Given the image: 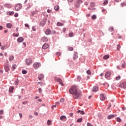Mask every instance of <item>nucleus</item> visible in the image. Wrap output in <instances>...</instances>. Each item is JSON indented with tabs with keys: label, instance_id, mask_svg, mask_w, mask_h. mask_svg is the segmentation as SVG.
Masks as SVG:
<instances>
[{
	"label": "nucleus",
	"instance_id": "nucleus-1",
	"mask_svg": "<svg viewBox=\"0 0 126 126\" xmlns=\"http://www.w3.org/2000/svg\"><path fill=\"white\" fill-rule=\"evenodd\" d=\"M69 92L73 94V97L74 99H79L82 96V93L80 92L78 87L76 86H72L69 89Z\"/></svg>",
	"mask_w": 126,
	"mask_h": 126
},
{
	"label": "nucleus",
	"instance_id": "nucleus-2",
	"mask_svg": "<svg viewBox=\"0 0 126 126\" xmlns=\"http://www.w3.org/2000/svg\"><path fill=\"white\" fill-rule=\"evenodd\" d=\"M40 66H41L40 63H35L33 64V67L35 69H37Z\"/></svg>",
	"mask_w": 126,
	"mask_h": 126
},
{
	"label": "nucleus",
	"instance_id": "nucleus-3",
	"mask_svg": "<svg viewBox=\"0 0 126 126\" xmlns=\"http://www.w3.org/2000/svg\"><path fill=\"white\" fill-rule=\"evenodd\" d=\"M22 5L21 3H18L15 7V9H16V11H19L22 8Z\"/></svg>",
	"mask_w": 126,
	"mask_h": 126
},
{
	"label": "nucleus",
	"instance_id": "nucleus-4",
	"mask_svg": "<svg viewBox=\"0 0 126 126\" xmlns=\"http://www.w3.org/2000/svg\"><path fill=\"white\" fill-rule=\"evenodd\" d=\"M119 86L122 89H126V82H122Z\"/></svg>",
	"mask_w": 126,
	"mask_h": 126
},
{
	"label": "nucleus",
	"instance_id": "nucleus-5",
	"mask_svg": "<svg viewBox=\"0 0 126 126\" xmlns=\"http://www.w3.org/2000/svg\"><path fill=\"white\" fill-rule=\"evenodd\" d=\"M55 81L59 82L62 86H64L63 83V82L61 78H55Z\"/></svg>",
	"mask_w": 126,
	"mask_h": 126
},
{
	"label": "nucleus",
	"instance_id": "nucleus-6",
	"mask_svg": "<svg viewBox=\"0 0 126 126\" xmlns=\"http://www.w3.org/2000/svg\"><path fill=\"white\" fill-rule=\"evenodd\" d=\"M4 70H5L6 72H8L10 70L9 65L8 63L4 65Z\"/></svg>",
	"mask_w": 126,
	"mask_h": 126
},
{
	"label": "nucleus",
	"instance_id": "nucleus-7",
	"mask_svg": "<svg viewBox=\"0 0 126 126\" xmlns=\"http://www.w3.org/2000/svg\"><path fill=\"white\" fill-rule=\"evenodd\" d=\"M32 63V59H27L26 60V64H27V65H30Z\"/></svg>",
	"mask_w": 126,
	"mask_h": 126
},
{
	"label": "nucleus",
	"instance_id": "nucleus-8",
	"mask_svg": "<svg viewBox=\"0 0 126 126\" xmlns=\"http://www.w3.org/2000/svg\"><path fill=\"white\" fill-rule=\"evenodd\" d=\"M100 98L101 101H104L106 99V96L104 94H101L100 95Z\"/></svg>",
	"mask_w": 126,
	"mask_h": 126
},
{
	"label": "nucleus",
	"instance_id": "nucleus-9",
	"mask_svg": "<svg viewBox=\"0 0 126 126\" xmlns=\"http://www.w3.org/2000/svg\"><path fill=\"white\" fill-rule=\"evenodd\" d=\"M4 7H5L7 8H11L12 7V5L10 3H4L3 4Z\"/></svg>",
	"mask_w": 126,
	"mask_h": 126
},
{
	"label": "nucleus",
	"instance_id": "nucleus-10",
	"mask_svg": "<svg viewBox=\"0 0 126 126\" xmlns=\"http://www.w3.org/2000/svg\"><path fill=\"white\" fill-rule=\"evenodd\" d=\"M111 75V72L110 71H107L105 73V78H109Z\"/></svg>",
	"mask_w": 126,
	"mask_h": 126
},
{
	"label": "nucleus",
	"instance_id": "nucleus-11",
	"mask_svg": "<svg viewBox=\"0 0 126 126\" xmlns=\"http://www.w3.org/2000/svg\"><path fill=\"white\" fill-rule=\"evenodd\" d=\"M45 33L46 35H50L51 33V31L50 29H47L46 31L45 32Z\"/></svg>",
	"mask_w": 126,
	"mask_h": 126
},
{
	"label": "nucleus",
	"instance_id": "nucleus-12",
	"mask_svg": "<svg viewBox=\"0 0 126 126\" xmlns=\"http://www.w3.org/2000/svg\"><path fill=\"white\" fill-rule=\"evenodd\" d=\"M24 40V39H23V38L22 37H19L17 39V41L19 43H22Z\"/></svg>",
	"mask_w": 126,
	"mask_h": 126
},
{
	"label": "nucleus",
	"instance_id": "nucleus-13",
	"mask_svg": "<svg viewBox=\"0 0 126 126\" xmlns=\"http://www.w3.org/2000/svg\"><path fill=\"white\" fill-rule=\"evenodd\" d=\"M49 47V45L48 44H45L43 45L42 48L44 50H46Z\"/></svg>",
	"mask_w": 126,
	"mask_h": 126
},
{
	"label": "nucleus",
	"instance_id": "nucleus-14",
	"mask_svg": "<svg viewBox=\"0 0 126 126\" xmlns=\"http://www.w3.org/2000/svg\"><path fill=\"white\" fill-rule=\"evenodd\" d=\"M98 90V87L97 86H95L94 87V88H93V91L96 92Z\"/></svg>",
	"mask_w": 126,
	"mask_h": 126
},
{
	"label": "nucleus",
	"instance_id": "nucleus-15",
	"mask_svg": "<svg viewBox=\"0 0 126 126\" xmlns=\"http://www.w3.org/2000/svg\"><path fill=\"white\" fill-rule=\"evenodd\" d=\"M41 40L43 41V42H47L48 41V38L45 37V36H44L41 39Z\"/></svg>",
	"mask_w": 126,
	"mask_h": 126
},
{
	"label": "nucleus",
	"instance_id": "nucleus-16",
	"mask_svg": "<svg viewBox=\"0 0 126 126\" xmlns=\"http://www.w3.org/2000/svg\"><path fill=\"white\" fill-rule=\"evenodd\" d=\"M14 89V87H10L9 89V92L12 93V92H13V90Z\"/></svg>",
	"mask_w": 126,
	"mask_h": 126
},
{
	"label": "nucleus",
	"instance_id": "nucleus-17",
	"mask_svg": "<svg viewBox=\"0 0 126 126\" xmlns=\"http://www.w3.org/2000/svg\"><path fill=\"white\" fill-rule=\"evenodd\" d=\"M78 58V53L77 52H75L74 54L73 60H75Z\"/></svg>",
	"mask_w": 126,
	"mask_h": 126
},
{
	"label": "nucleus",
	"instance_id": "nucleus-18",
	"mask_svg": "<svg viewBox=\"0 0 126 126\" xmlns=\"http://www.w3.org/2000/svg\"><path fill=\"white\" fill-rule=\"evenodd\" d=\"M43 78H44V76H43V74H40L38 76V79H39V80H42Z\"/></svg>",
	"mask_w": 126,
	"mask_h": 126
},
{
	"label": "nucleus",
	"instance_id": "nucleus-19",
	"mask_svg": "<svg viewBox=\"0 0 126 126\" xmlns=\"http://www.w3.org/2000/svg\"><path fill=\"white\" fill-rule=\"evenodd\" d=\"M66 119V117L65 116H61L60 117V120L61 121H63L64 120Z\"/></svg>",
	"mask_w": 126,
	"mask_h": 126
},
{
	"label": "nucleus",
	"instance_id": "nucleus-20",
	"mask_svg": "<svg viewBox=\"0 0 126 126\" xmlns=\"http://www.w3.org/2000/svg\"><path fill=\"white\" fill-rule=\"evenodd\" d=\"M12 27V24H11V23H8V24H7V25H6V27H7V28H8V29L11 28Z\"/></svg>",
	"mask_w": 126,
	"mask_h": 126
},
{
	"label": "nucleus",
	"instance_id": "nucleus-21",
	"mask_svg": "<svg viewBox=\"0 0 126 126\" xmlns=\"http://www.w3.org/2000/svg\"><path fill=\"white\" fill-rule=\"evenodd\" d=\"M113 118H114V115H108L107 116V119L108 120H110L111 119Z\"/></svg>",
	"mask_w": 126,
	"mask_h": 126
},
{
	"label": "nucleus",
	"instance_id": "nucleus-22",
	"mask_svg": "<svg viewBox=\"0 0 126 126\" xmlns=\"http://www.w3.org/2000/svg\"><path fill=\"white\" fill-rule=\"evenodd\" d=\"M31 7V3H29L27 7H26L25 9L27 10L28 9H30Z\"/></svg>",
	"mask_w": 126,
	"mask_h": 126
},
{
	"label": "nucleus",
	"instance_id": "nucleus-23",
	"mask_svg": "<svg viewBox=\"0 0 126 126\" xmlns=\"http://www.w3.org/2000/svg\"><path fill=\"white\" fill-rule=\"evenodd\" d=\"M14 59V57L13 56H11L9 57V61L11 62Z\"/></svg>",
	"mask_w": 126,
	"mask_h": 126
},
{
	"label": "nucleus",
	"instance_id": "nucleus-24",
	"mask_svg": "<svg viewBox=\"0 0 126 126\" xmlns=\"http://www.w3.org/2000/svg\"><path fill=\"white\" fill-rule=\"evenodd\" d=\"M109 55H105L104 56H103V59H104V60H107L108 59H109Z\"/></svg>",
	"mask_w": 126,
	"mask_h": 126
},
{
	"label": "nucleus",
	"instance_id": "nucleus-25",
	"mask_svg": "<svg viewBox=\"0 0 126 126\" xmlns=\"http://www.w3.org/2000/svg\"><path fill=\"white\" fill-rule=\"evenodd\" d=\"M46 22H47V20H46V19H45L44 21V22H41L40 23V24H42V26H43V25L46 24Z\"/></svg>",
	"mask_w": 126,
	"mask_h": 126
},
{
	"label": "nucleus",
	"instance_id": "nucleus-26",
	"mask_svg": "<svg viewBox=\"0 0 126 126\" xmlns=\"http://www.w3.org/2000/svg\"><path fill=\"white\" fill-rule=\"evenodd\" d=\"M80 113V114H81V115H84V114H85V112H84V111L78 110V113Z\"/></svg>",
	"mask_w": 126,
	"mask_h": 126
},
{
	"label": "nucleus",
	"instance_id": "nucleus-27",
	"mask_svg": "<svg viewBox=\"0 0 126 126\" xmlns=\"http://www.w3.org/2000/svg\"><path fill=\"white\" fill-rule=\"evenodd\" d=\"M17 67L16 64H14L12 66V70H14Z\"/></svg>",
	"mask_w": 126,
	"mask_h": 126
},
{
	"label": "nucleus",
	"instance_id": "nucleus-28",
	"mask_svg": "<svg viewBox=\"0 0 126 126\" xmlns=\"http://www.w3.org/2000/svg\"><path fill=\"white\" fill-rule=\"evenodd\" d=\"M13 36L15 37H17L19 36V33H14L13 34Z\"/></svg>",
	"mask_w": 126,
	"mask_h": 126
},
{
	"label": "nucleus",
	"instance_id": "nucleus-29",
	"mask_svg": "<svg viewBox=\"0 0 126 126\" xmlns=\"http://www.w3.org/2000/svg\"><path fill=\"white\" fill-rule=\"evenodd\" d=\"M76 3H78V4H81L82 3V0H77Z\"/></svg>",
	"mask_w": 126,
	"mask_h": 126
},
{
	"label": "nucleus",
	"instance_id": "nucleus-30",
	"mask_svg": "<svg viewBox=\"0 0 126 126\" xmlns=\"http://www.w3.org/2000/svg\"><path fill=\"white\" fill-rule=\"evenodd\" d=\"M63 24L61 23V22H58L57 26L59 27L63 26Z\"/></svg>",
	"mask_w": 126,
	"mask_h": 126
},
{
	"label": "nucleus",
	"instance_id": "nucleus-31",
	"mask_svg": "<svg viewBox=\"0 0 126 126\" xmlns=\"http://www.w3.org/2000/svg\"><path fill=\"white\" fill-rule=\"evenodd\" d=\"M75 6L76 8H78V7H79V6H80V4L78 3L75 2Z\"/></svg>",
	"mask_w": 126,
	"mask_h": 126
},
{
	"label": "nucleus",
	"instance_id": "nucleus-32",
	"mask_svg": "<svg viewBox=\"0 0 126 126\" xmlns=\"http://www.w3.org/2000/svg\"><path fill=\"white\" fill-rule=\"evenodd\" d=\"M120 48H121L120 44H118L117 45V51H120Z\"/></svg>",
	"mask_w": 126,
	"mask_h": 126
},
{
	"label": "nucleus",
	"instance_id": "nucleus-33",
	"mask_svg": "<svg viewBox=\"0 0 126 126\" xmlns=\"http://www.w3.org/2000/svg\"><path fill=\"white\" fill-rule=\"evenodd\" d=\"M69 37H72L74 36V34L73 32H70L69 33Z\"/></svg>",
	"mask_w": 126,
	"mask_h": 126
},
{
	"label": "nucleus",
	"instance_id": "nucleus-34",
	"mask_svg": "<svg viewBox=\"0 0 126 126\" xmlns=\"http://www.w3.org/2000/svg\"><path fill=\"white\" fill-rule=\"evenodd\" d=\"M59 9V5H56V6L54 7V9H55V10H58Z\"/></svg>",
	"mask_w": 126,
	"mask_h": 126
},
{
	"label": "nucleus",
	"instance_id": "nucleus-35",
	"mask_svg": "<svg viewBox=\"0 0 126 126\" xmlns=\"http://www.w3.org/2000/svg\"><path fill=\"white\" fill-rule=\"evenodd\" d=\"M82 79V77L80 76H78V77H77V80L80 81V80H81Z\"/></svg>",
	"mask_w": 126,
	"mask_h": 126
},
{
	"label": "nucleus",
	"instance_id": "nucleus-36",
	"mask_svg": "<svg viewBox=\"0 0 126 126\" xmlns=\"http://www.w3.org/2000/svg\"><path fill=\"white\" fill-rule=\"evenodd\" d=\"M7 13H9V15H13L14 14V12H8Z\"/></svg>",
	"mask_w": 126,
	"mask_h": 126
},
{
	"label": "nucleus",
	"instance_id": "nucleus-37",
	"mask_svg": "<svg viewBox=\"0 0 126 126\" xmlns=\"http://www.w3.org/2000/svg\"><path fill=\"white\" fill-rule=\"evenodd\" d=\"M97 18V16L95 15H94L92 16V19H96Z\"/></svg>",
	"mask_w": 126,
	"mask_h": 126
},
{
	"label": "nucleus",
	"instance_id": "nucleus-38",
	"mask_svg": "<svg viewBox=\"0 0 126 126\" xmlns=\"http://www.w3.org/2000/svg\"><path fill=\"white\" fill-rule=\"evenodd\" d=\"M51 124V121L50 120H48V122H47L48 126H50Z\"/></svg>",
	"mask_w": 126,
	"mask_h": 126
},
{
	"label": "nucleus",
	"instance_id": "nucleus-39",
	"mask_svg": "<svg viewBox=\"0 0 126 126\" xmlns=\"http://www.w3.org/2000/svg\"><path fill=\"white\" fill-rule=\"evenodd\" d=\"M82 120H83L82 118L79 119L77 120V122L81 123L82 121Z\"/></svg>",
	"mask_w": 126,
	"mask_h": 126
},
{
	"label": "nucleus",
	"instance_id": "nucleus-40",
	"mask_svg": "<svg viewBox=\"0 0 126 126\" xmlns=\"http://www.w3.org/2000/svg\"><path fill=\"white\" fill-rule=\"evenodd\" d=\"M109 31L112 32L114 31V28L113 27H110L109 29Z\"/></svg>",
	"mask_w": 126,
	"mask_h": 126
},
{
	"label": "nucleus",
	"instance_id": "nucleus-41",
	"mask_svg": "<svg viewBox=\"0 0 126 126\" xmlns=\"http://www.w3.org/2000/svg\"><path fill=\"white\" fill-rule=\"evenodd\" d=\"M108 3V0H105L104 1V2H103V4H104V5L107 4Z\"/></svg>",
	"mask_w": 126,
	"mask_h": 126
},
{
	"label": "nucleus",
	"instance_id": "nucleus-42",
	"mask_svg": "<svg viewBox=\"0 0 126 126\" xmlns=\"http://www.w3.org/2000/svg\"><path fill=\"white\" fill-rule=\"evenodd\" d=\"M90 4H91V6H92V7H94L95 5L94 2H91Z\"/></svg>",
	"mask_w": 126,
	"mask_h": 126
},
{
	"label": "nucleus",
	"instance_id": "nucleus-43",
	"mask_svg": "<svg viewBox=\"0 0 126 126\" xmlns=\"http://www.w3.org/2000/svg\"><path fill=\"white\" fill-rule=\"evenodd\" d=\"M86 73L88 75H91V71L90 70H88L87 71H86Z\"/></svg>",
	"mask_w": 126,
	"mask_h": 126
},
{
	"label": "nucleus",
	"instance_id": "nucleus-44",
	"mask_svg": "<svg viewBox=\"0 0 126 126\" xmlns=\"http://www.w3.org/2000/svg\"><path fill=\"white\" fill-rule=\"evenodd\" d=\"M68 50L70 51H73V48L72 47H69L68 48Z\"/></svg>",
	"mask_w": 126,
	"mask_h": 126
},
{
	"label": "nucleus",
	"instance_id": "nucleus-45",
	"mask_svg": "<svg viewBox=\"0 0 126 126\" xmlns=\"http://www.w3.org/2000/svg\"><path fill=\"white\" fill-rule=\"evenodd\" d=\"M120 79H121V76H118L116 77V80H120Z\"/></svg>",
	"mask_w": 126,
	"mask_h": 126
},
{
	"label": "nucleus",
	"instance_id": "nucleus-46",
	"mask_svg": "<svg viewBox=\"0 0 126 126\" xmlns=\"http://www.w3.org/2000/svg\"><path fill=\"white\" fill-rule=\"evenodd\" d=\"M27 73V71L26 70H22V73L23 74H26Z\"/></svg>",
	"mask_w": 126,
	"mask_h": 126
},
{
	"label": "nucleus",
	"instance_id": "nucleus-47",
	"mask_svg": "<svg viewBox=\"0 0 126 126\" xmlns=\"http://www.w3.org/2000/svg\"><path fill=\"white\" fill-rule=\"evenodd\" d=\"M14 83H15V85H18V80L16 79V81H15Z\"/></svg>",
	"mask_w": 126,
	"mask_h": 126
},
{
	"label": "nucleus",
	"instance_id": "nucleus-48",
	"mask_svg": "<svg viewBox=\"0 0 126 126\" xmlns=\"http://www.w3.org/2000/svg\"><path fill=\"white\" fill-rule=\"evenodd\" d=\"M64 98H61V99H60V102H61V103H63V102H64Z\"/></svg>",
	"mask_w": 126,
	"mask_h": 126
},
{
	"label": "nucleus",
	"instance_id": "nucleus-49",
	"mask_svg": "<svg viewBox=\"0 0 126 126\" xmlns=\"http://www.w3.org/2000/svg\"><path fill=\"white\" fill-rule=\"evenodd\" d=\"M117 121L118 122H121V119L120 118H117Z\"/></svg>",
	"mask_w": 126,
	"mask_h": 126
},
{
	"label": "nucleus",
	"instance_id": "nucleus-50",
	"mask_svg": "<svg viewBox=\"0 0 126 126\" xmlns=\"http://www.w3.org/2000/svg\"><path fill=\"white\" fill-rule=\"evenodd\" d=\"M38 91H39V94H41V93H42V91L41 88H39V89H38Z\"/></svg>",
	"mask_w": 126,
	"mask_h": 126
},
{
	"label": "nucleus",
	"instance_id": "nucleus-51",
	"mask_svg": "<svg viewBox=\"0 0 126 126\" xmlns=\"http://www.w3.org/2000/svg\"><path fill=\"white\" fill-rule=\"evenodd\" d=\"M122 7H124V6H126V4L125 3H122L121 4Z\"/></svg>",
	"mask_w": 126,
	"mask_h": 126
},
{
	"label": "nucleus",
	"instance_id": "nucleus-52",
	"mask_svg": "<svg viewBox=\"0 0 126 126\" xmlns=\"http://www.w3.org/2000/svg\"><path fill=\"white\" fill-rule=\"evenodd\" d=\"M3 113H4V111L3 110H0V114L1 115H2V114H3Z\"/></svg>",
	"mask_w": 126,
	"mask_h": 126
},
{
	"label": "nucleus",
	"instance_id": "nucleus-53",
	"mask_svg": "<svg viewBox=\"0 0 126 126\" xmlns=\"http://www.w3.org/2000/svg\"><path fill=\"white\" fill-rule=\"evenodd\" d=\"M3 10L4 9V7L1 5H0V10Z\"/></svg>",
	"mask_w": 126,
	"mask_h": 126
},
{
	"label": "nucleus",
	"instance_id": "nucleus-54",
	"mask_svg": "<svg viewBox=\"0 0 126 126\" xmlns=\"http://www.w3.org/2000/svg\"><path fill=\"white\" fill-rule=\"evenodd\" d=\"M126 64L125 63H124L122 64V67L124 68L126 66Z\"/></svg>",
	"mask_w": 126,
	"mask_h": 126
},
{
	"label": "nucleus",
	"instance_id": "nucleus-55",
	"mask_svg": "<svg viewBox=\"0 0 126 126\" xmlns=\"http://www.w3.org/2000/svg\"><path fill=\"white\" fill-rule=\"evenodd\" d=\"M25 27L26 28H29V25L28 24H26L25 25Z\"/></svg>",
	"mask_w": 126,
	"mask_h": 126
},
{
	"label": "nucleus",
	"instance_id": "nucleus-56",
	"mask_svg": "<svg viewBox=\"0 0 126 126\" xmlns=\"http://www.w3.org/2000/svg\"><path fill=\"white\" fill-rule=\"evenodd\" d=\"M87 126H93V125L92 124H91L90 123H88Z\"/></svg>",
	"mask_w": 126,
	"mask_h": 126
},
{
	"label": "nucleus",
	"instance_id": "nucleus-57",
	"mask_svg": "<svg viewBox=\"0 0 126 126\" xmlns=\"http://www.w3.org/2000/svg\"><path fill=\"white\" fill-rule=\"evenodd\" d=\"M32 31H33V32L36 31V29H35V27H33L32 28Z\"/></svg>",
	"mask_w": 126,
	"mask_h": 126
},
{
	"label": "nucleus",
	"instance_id": "nucleus-58",
	"mask_svg": "<svg viewBox=\"0 0 126 126\" xmlns=\"http://www.w3.org/2000/svg\"><path fill=\"white\" fill-rule=\"evenodd\" d=\"M56 55L57 56H60V55H61V53H60V52L56 53Z\"/></svg>",
	"mask_w": 126,
	"mask_h": 126
},
{
	"label": "nucleus",
	"instance_id": "nucleus-59",
	"mask_svg": "<svg viewBox=\"0 0 126 126\" xmlns=\"http://www.w3.org/2000/svg\"><path fill=\"white\" fill-rule=\"evenodd\" d=\"M4 48H5V46H2L1 47V50H4Z\"/></svg>",
	"mask_w": 126,
	"mask_h": 126
},
{
	"label": "nucleus",
	"instance_id": "nucleus-60",
	"mask_svg": "<svg viewBox=\"0 0 126 126\" xmlns=\"http://www.w3.org/2000/svg\"><path fill=\"white\" fill-rule=\"evenodd\" d=\"M18 16V13H15V14H14V17H17Z\"/></svg>",
	"mask_w": 126,
	"mask_h": 126
},
{
	"label": "nucleus",
	"instance_id": "nucleus-61",
	"mask_svg": "<svg viewBox=\"0 0 126 126\" xmlns=\"http://www.w3.org/2000/svg\"><path fill=\"white\" fill-rule=\"evenodd\" d=\"M63 32H64L66 31V28H63Z\"/></svg>",
	"mask_w": 126,
	"mask_h": 126
},
{
	"label": "nucleus",
	"instance_id": "nucleus-62",
	"mask_svg": "<svg viewBox=\"0 0 126 126\" xmlns=\"http://www.w3.org/2000/svg\"><path fill=\"white\" fill-rule=\"evenodd\" d=\"M34 115H35V116H38V113H37V112H34Z\"/></svg>",
	"mask_w": 126,
	"mask_h": 126
},
{
	"label": "nucleus",
	"instance_id": "nucleus-63",
	"mask_svg": "<svg viewBox=\"0 0 126 126\" xmlns=\"http://www.w3.org/2000/svg\"><path fill=\"white\" fill-rule=\"evenodd\" d=\"M36 13V12H32V14L33 16Z\"/></svg>",
	"mask_w": 126,
	"mask_h": 126
},
{
	"label": "nucleus",
	"instance_id": "nucleus-64",
	"mask_svg": "<svg viewBox=\"0 0 126 126\" xmlns=\"http://www.w3.org/2000/svg\"><path fill=\"white\" fill-rule=\"evenodd\" d=\"M23 44L24 45V47H26V43L25 42H23Z\"/></svg>",
	"mask_w": 126,
	"mask_h": 126
}]
</instances>
